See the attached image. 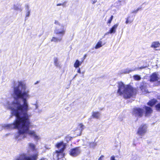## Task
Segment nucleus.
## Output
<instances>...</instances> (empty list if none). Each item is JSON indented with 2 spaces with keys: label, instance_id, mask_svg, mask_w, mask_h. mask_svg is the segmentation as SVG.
<instances>
[{
  "label": "nucleus",
  "instance_id": "nucleus-1",
  "mask_svg": "<svg viewBox=\"0 0 160 160\" xmlns=\"http://www.w3.org/2000/svg\"><path fill=\"white\" fill-rule=\"evenodd\" d=\"M21 87L23 89H26V86L22 82H18V86L13 88V94L14 98L16 101H13L12 102V107L10 108L11 110L15 112L16 115H22V117H30L28 113L29 107L27 99L29 98V91H27L22 92L19 88Z\"/></svg>",
  "mask_w": 160,
  "mask_h": 160
},
{
  "label": "nucleus",
  "instance_id": "nucleus-2",
  "mask_svg": "<svg viewBox=\"0 0 160 160\" xmlns=\"http://www.w3.org/2000/svg\"><path fill=\"white\" fill-rule=\"evenodd\" d=\"M117 93L120 96H123L125 99L130 98L137 94V90L129 84L125 85L122 82L119 83Z\"/></svg>",
  "mask_w": 160,
  "mask_h": 160
},
{
  "label": "nucleus",
  "instance_id": "nucleus-3",
  "mask_svg": "<svg viewBox=\"0 0 160 160\" xmlns=\"http://www.w3.org/2000/svg\"><path fill=\"white\" fill-rule=\"evenodd\" d=\"M22 121L23 122V123L18 131V136L24 134H28L30 136L33 137L35 139H38L39 137L37 135L35 132L34 130H29L30 124L29 117H25V118L22 119Z\"/></svg>",
  "mask_w": 160,
  "mask_h": 160
},
{
  "label": "nucleus",
  "instance_id": "nucleus-4",
  "mask_svg": "<svg viewBox=\"0 0 160 160\" xmlns=\"http://www.w3.org/2000/svg\"><path fill=\"white\" fill-rule=\"evenodd\" d=\"M11 113L12 115L16 117V119H15L12 123L8 124L6 125V127L12 129H17L18 130L20 128L21 125L23 124V122L22 121V120L25 118V117L20 116V115H16L15 114V112L11 110Z\"/></svg>",
  "mask_w": 160,
  "mask_h": 160
},
{
  "label": "nucleus",
  "instance_id": "nucleus-5",
  "mask_svg": "<svg viewBox=\"0 0 160 160\" xmlns=\"http://www.w3.org/2000/svg\"><path fill=\"white\" fill-rule=\"evenodd\" d=\"M66 144L62 141L57 142L55 145V147L58 149H60L59 150H56L53 152V157H56L58 160L62 158L64 156L63 152L66 148Z\"/></svg>",
  "mask_w": 160,
  "mask_h": 160
},
{
  "label": "nucleus",
  "instance_id": "nucleus-6",
  "mask_svg": "<svg viewBox=\"0 0 160 160\" xmlns=\"http://www.w3.org/2000/svg\"><path fill=\"white\" fill-rule=\"evenodd\" d=\"M60 28L58 29H56L54 31V33L58 36V37H53L51 40V41L57 42L60 41L62 37L65 33V26L62 25L60 26Z\"/></svg>",
  "mask_w": 160,
  "mask_h": 160
},
{
  "label": "nucleus",
  "instance_id": "nucleus-7",
  "mask_svg": "<svg viewBox=\"0 0 160 160\" xmlns=\"http://www.w3.org/2000/svg\"><path fill=\"white\" fill-rule=\"evenodd\" d=\"M147 126L146 124L141 125L138 128L137 133L138 136H143L147 132Z\"/></svg>",
  "mask_w": 160,
  "mask_h": 160
},
{
  "label": "nucleus",
  "instance_id": "nucleus-8",
  "mask_svg": "<svg viewBox=\"0 0 160 160\" xmlns=\"http://www.w3.org/2000/svg\"><path fill=\"white\" fill-rule=\"evenodd\" d=\"M143 109L140 108H133L132 113L135 116L141 117L143 114Z\"/></svg>",
  "mask_w": 160,
  "mask_h": 160
},
{
  "label": "nucleus",
  "instance_id": "nucleus-9",
  "mask_svg": "<svg viewBox=\"0 0 160 160\" xmlns=\"http://www.w3.org/2000/svg\"><path fill=\"white\" fill-rule=\"evenodd\" d=\"M80 153V150L79 147H76L72 149L71 150V155L75 157Z\"/></svg>",
  "mask_w": 160,
  "mask_h": 160
},
{
  "label": "nucleus",
  "instance_id": "nucleus-10",
  "mask_svg": "<svg viewBox=\"0 0 160 160\" xmlns=\"http://www.w3.org/2000/svg\"><path fill=\"white\" fill-rule=\"evenodd\" d=\"M145 109V116H150L153 112V110L152 108L149 107L145 106L144 107Z\"/></svg>",
  "mask_w": 160,
  "mask_h": 160
},
{
  "label": "nucleus",
  "instance_id": "nucleus-11",
  "mask_svg": "<svg viewBox=\"0 0 160 160\" xmlns=\"http://www.w3.org/2000/svg\"><path fill=\"white\" fill-rule=\"evenodd\" d=\"M159 78L156 72L153 73L150 76L149 81L151 82H153L158 81Z\"/></svg>",
  "mask_w": 160,
  "mask_h": 160
},
{
  "label": "nucleus",
  "instance_id": "nucleus-12",
  "mask_svg": "<svg viewBox=\"0 0 160 160\" xmlns=\"http://www.w3.org/2000/svg\"><path fill=\"white\" fill-rule=\"evenodd\" d=\"M118 25L119 24L118 23H117L116 24H114L107 33V34H112L115 33L116 29H117Z\"/></svg>",
  "mask_w": 160,
  "mask_h": 160
},
{
  "label": "nucleus",
  "instance_id": "nucleus-13",
  "mask_svg": "<svg viewBox=\"0 0 160 160\" xmlns=\"http://www.w3.org/2000/svg\"><path fill=\"white\" fill-rule=\"evenodd\" d=\"M73 133L74 137H77L81 135L82 133V130L77 128L74 131H73Z\"/></svg>",
  "mask_w": 160,
  "mask_h": 160
},
{
  "label": "nucleus",
  "instance_id": "nucleus-14",
  "mask_svg": "<svg viewBox=\"0 0 160 160\" xmlns=\"http://www.w3.org/2000/svg\"><path fill=\"white\" fill-rule=\"evenodd\" d=\"M157 102V100L153 98L149 100V102H147V104L149 106L152 107Z\"/></svg>",
  "mask_w": 160,
  "mask_h": 160
},
{
  "label": "nucleus",
  "instance_id": "nucleus-15",
  "mask_svg": "<svg viewBox=\"0 0 160 160\" xmlns=\"http://www.w3.org/2000/svg\"><path fill=\"white\" fill-rule=\"evenodd\" d=\"M160 47V43L158 41L153 42H152L151 47L153 48H156Z\"/></svg>",
  "mask_w": 160,
  "mask_h": 160
},
{
  "label": "nucleus",
  "instance_id": "nucleus-16",
  "mask_svg": "<svg viewBox=\"0 0 160 160\" xmlns=\"http://www.w3.org/2000/svg\"><path fill=\"white\" fill-rule=\"evenodd\" d=\"M100 114L98 112H92V117L93 118L99 119Z\"/></svg>",
  "mask_w": 160,
  "mask_h": 160
},
{
  "label": "nucleus",
  "instance_id": "nucleus-17",
  "mask_svg": "<svg viewBox=\"0 0 160 160\" xmlns=\"http://www.w3.org/2000/svg\"><path fill=\"white\" fill-rule=\"evenodd\" d=\"M126 21L125 23L128 24V23H131L133 22L134 20V18L132 16H129L126 19Z\"/></svg>",
  "mask_w": 160,
  "mask_h": 160
},
{
  "label": "nucleus",
  "instance_id": "nucleus-18",
  "mask_svg": "<svg viewBox=\"0 0 160 160\" xmlns=\"http://www.w3.org/2000/svg\"><path fill=\"white\" fill-rule=\"evenodd\" d=\"M140 88L142 92L149 93L148 90L146 89V86L144 85H141L140 86Z\"/></svg>",
  "mask_w": 160,
  "mask_h": 160
},
{
  "label": "nucleus",
  "instance_id": "nucleus-19",
  "mask_svg": "<svg viewBox=\"0 0 160 160\" xmlns=\"http://www.w3.org/2000/svg\"><path fill=\"white\" fill-rule=\"evenodd\" d=\"M54 63L55 65L58 67H60L59 62H58L57 58H55L54 59Z\"/></svg>",
  "mask_w": 160,
  "mask_h": 160
},
{
  "label": "nucleus",
  "instance_id": "nucleus-20",
  "mask_svg": "<svg viewBox=\"0 0 160 160\" xmlns=\"http://www.w3.org/2000/svg\"><path fill=\"white\" fill-rule=\"evenodd\" d=\"M82 63V62H80L78 60H77L74 64V67L75 68H77L79 66L81 65Z\"/></svg>",
  "mask_w": 160,
  "mask_h": 160
},
{
  "label": "nucleus",
  "instance_id": "nucleus-21",
  "mask_svg": "<svg viewBox=\"0 0 160 160\" xmlns=\"http://www.w3.org/2000/svg\"><path fill=\"white\" fill-rule=\"evenodd\" d=\"M102 46V42L101 41H99L96 44L95 47V49H97L101 47Z\"/></svg>",
  "mask_w": 160,
  "mask_h": 160
},
{
  "label": "nucleus",
  "instance_id": "nucleus-22",
  "mask_svg": "<svg viewBox=\"0 0 160 160\" xmlns=\"http://www.w3.org/2000/svg\"><path fill=\"white\" fill-rule=\"evenodd\" d=\"M29 146L32 150H34L35 148V146L34 144L32 143H29Z\"/></svg>",
  "mask_w": 160,
  "mask_h": 160
},
{
  "label": "nucleus",
  "instance_id": "nucleus-23",
  "mask_svg": "<svg viewBox=\"0 0 160 160\" xmlns=\"http://www.w3.org/2000/svg\"><path fill=\"white\" fill-rule=\"evenodd\" d=\"M133 78L134 80L137 81H139L141 79V78L140 77V76L137 75H135L133 76Z\"/></svg>",
  "mask_w": 160,
  "mask_h": 160
},
{
  "label": "nucleus",
  "instance_id": "nucleus-24",
  "mask_svg": "<svg viewBox=\"0 0 160 160\" xmlns=\"http://www.w3.org/2000/svg\"><path fill=\"white\" fill-rule=\"evenodd\" d=\"M156 110L158 111H160V102L157 104L155 106Z\"/></svg>",
  "mask_w": 160,
  "mask_h": 160
},
{
  "label": "nucleus",
  "instance_id": "nucleus-25",
  "mask_svg": "<svg viewBox=\"0 0 160 160\" xmlns=\"http://www.w3.org/2000/svg\"><path fill=\"white\" fill-rule=\"evenodd\" d=\"M113 15H112L111 17H110V18L108 20L107 22V24H111V22L113 19Z\"/></svg>",
  "mask_w": 160,
  "mask_h": 160
},
{
  "label": "nucleus",
  "instance_id": "nucleus-26",
  "mask_svg": "<svg viewBox=\"0 0 160 160\" xmlns=\"http://www.w3.org/2000/svg\"><path fill=\"white\" fill-rule=\"evenodd\" d=\"M38 154H36L33 155L31 157V159L32 160H37L38 158Z\"/></svg>",
  "mask_w": 160,
  "mask_h": 160
},
{
  "label": "nucleus",
  "instance_id": "nucleus-27",
  "mask_svg": "<svg viewBox=\"0 0 160 160\" xmlns=\"http://www.w3.org/2000/svg\"><path fill=\"white\" fill-rule=\"evenodd\" d=\"M78 126L80 128V130H82V132L84 129V128H83V124L82 123H80L78 124Z\"/></svg>",
  "mask_w": 160,
  "mask_h": 160
},
{
  "label": "nucleus",
  "instance_id": "nucleus-28",
  "mask_svg": "<svg viewBox=\"0 0 160 160\" xmlns=\"http://www.w3.org/2000/svg\"><path fill=\"white\" fill-rule=\"evenodd\" d=\"M24 159L25 160H32L31 159V158L30 157L27 156L25 157L24 158Z\"/></svg>",
  "mask_w": 160,
  "mask_h": 160
},
{
  "label": "nucleus",
  "instance_id": "nucleus-29",
  "mask_svg": "<svg viewBox=\"0 0 160 160\" xmlns=\"http://www.w3.org/2000/svg\"><path fill=\"white\" fill-rule=\"evenodd\" d=\"M139 8H138V9H137L135 10H133V11L132 12V13H136L138 12V10H139Z\"/></svg>",
  "mask_w": 160,
  "mask_h": 160
},
{
  "label": "nucleus",
  "instance_id": "nucleus-30",
  "mask_svg": "<svg viewBox=\"0 0 160 160\" xmlns=\"http://www.w3.org/2000/svg\"><path fill=\"white\" fill-rule=\"evenodd\" d=\"M104 156L103 155H101L98 158V160H103Z\"/></svg>",
  "mask_w": 160,
  "mask_h": 160
},
{
  "label": "nucleus",
  "instance_id": "nucleus-31",
  "mask_svg": "<svg viewBox=\"0 0 160 160\" xmlns=\"http://www.w3.org/2000/svg\"><path fill=\"white\" fill-rule=\"evenodd\" d=\"M55 23L56 25H59L60 26L59 22L58 21L55 20Z\"/></svg>",
  "mask_w": 160,
  "mask_h": 160
},
{
  "label": "nucleus",
  "instance_id": "nucleus-32",
  "mask_svg": "<svg viewBox=\"0 0 160 160\" xmlns=\"http://www.w3.org/2000/svg\"><path fill=\"white\" fill-rule=\"evenodd\" d=\"M97 2V0H92V4H94L95 3H96Z\"/></svg>",
  "mask_w": 160,
  "mask_h": 160
},
{
  "label": "nucleus",
  "instance_id": "nucleus-33",
  "mask_svg": "<svg viewBox=\"0 0 160 160\" xmlns=\"http://www.w3.org/2000/svg\"><path fill=\"white\" fill-rule=\"evenodd\" d=\"M111 160H116L114 156H112L111 157Z\"/></svg>",
  "mask_w": 160,
  "mask_h": 160
},
{
  "label": "nucleus",
  "instance_id": "nucleus-34",
  "mask_svg": "<svg viewBox=\"0 0 160 160\" xmlns=\"http://www.w3.org/2000/svg\"><path fill=\"white\" fill-rule=\"evenodd\" d=\"M77 72H78V73H81V70H80V68H78V70Z\"/></svg>",
  "mask_w": 160,
  "mask_h": 160
},
{
  "label": "nucleus",
  "instance_id": "nucleus-35",
  "mask_svg": "<svg viewBox=\"0 0 160 160\" xmlns=\"http://www.w3.org/2000/svg\"><path fill=\"white\" fill-rule=\"evenodd\" d=\"M133 71H134L133 70H128V71H127V72L128 73H129L130 72H131Z\"/></svg>",
  "mask_w": 160,
  "mask_h": 160
},
{
  "label": "nucleus",
  "instance_id": "nucleus-36",
  "mask_svg": "<svg viewBox=\"0 0 160 160\" xmlns=\"http://www.w3.org/2000/svg\"><path fill=\"white\" fill-rule=\"evenodd\" d=\"M62 5V4L61 3H60V4H57V6H60Z\"/></svg>",
  "mask_w": 160,
  "mask_h": 160
},
{
  "label": "nucleus",
  "instance_id": "nucleus-37",
  "mask_svg": "<svg viewBox=\"0 0 160 160\" xmlns=\"http://www.w3.org/2000/svg\"><path fill=\"white\" fill-rule=\"evenodd\" d=\"M86 56V54L84 55V58H85Z\"/></svg>",
  "mask_w": 160,
  "mask_h": 160
},
{
  "label": "nucleus",
  "instance_id": "nucleus-38",
  "mask_svg": "<svg viewBox=\"0 0 160 160\" xmlns=\"http://www.w3.org/2000/svg\"><path fill=\"white\" fill-rule=\"evenodd\" d=\"M40 160H45V159L44 158H42L41 159H40Z\"/></svg>",
  "mask_w": 160,
  "mask_h": 160
},
{
  "label": "nucleus",
  "instance_id": "nucleus-39",
  "mask_svg": "<svg viewBox=\"0 0 160 160\" xmlns=\"http://www.w3.org/2000/svg\"><path fill=\"white\" fill-rule=\"evenodd\" d=\"M143 68V67H140V68H140V69H142Z\"/></svg>",
  "mask_w": 160,
  "mask_h": 160
},
{
  "label": "nucleus",
  "instance_id": "nucleus-40",
  "mask_svg": "<svg viewBox=\"0 0 160 160\" xmlns=\"http://www.w3.org/2000/svg\"><path fill=\"white\" fill-rule=\"evenodd\" d=\"M160 84V80L158 82Z\"/></svg>",
  "mask_w": 160,
  "mask_h": 160
},
{
  "label": "nucleus",
  "instance_id": "nucleus-41",
  "mask_svg": "<svg viewBox=\"0 0 160 160\" xmlns=\"http://www.w3.org/2000/svg\"><path fill=\"white\" fill-rule=\"evenodd\" d=\"M17 160H19V159H17Z\"/></svg>",
  "mask_w": 160,
  "mask_h": 160
}]
</instances>
